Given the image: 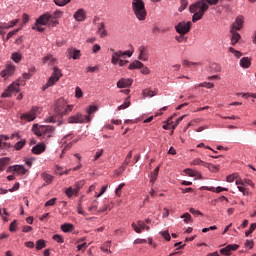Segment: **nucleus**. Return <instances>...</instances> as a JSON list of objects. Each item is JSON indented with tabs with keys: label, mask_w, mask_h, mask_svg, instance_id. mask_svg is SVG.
Wrapping results in <instances>:
<instances>
[{
	"label": "nucleus",
	"mask_w": 256,
	"mask_h": 256,
	"mask_svg": "<svg viewBox=\"0 0 256 256\" xmlns=\"http://www.w3.org/2000/svg\"><path fill=\"white\" fill-rule=\"evenodd\" d=\"M61 229L64 233H71V231L75 229V226L73 224L65 223L61 226Z\"/></svg>",
	"instance_id": "nucleus-31"
},
{
	"label": "nucleus",
	"mask_w": 256,
	"mask_h": 256,
	"mask_svg": "<svg viewBox=\"0 0 256 256\" xmlns=\"http://www.w3.org/2000/svg\"><path fill=\"white\" fill-rule=\"evenodd\" d=\"M41 178L43 179V181H45L46 185H51V183H53V175L49 174V173H46V172H43L41 174Z\"/></svg>",
	"instance_id": "nucleus-27"
},
{
	"label": "nucleus",
	"mask_w": 256,
	"mask_h": 256,
	"mask_svg": "<svg viewBox=\"0 0 256 256\" xmlns=\"http://www.w3.org/2000/svg\"><path fill=\"white\" fill-rule=\"evenodd\" d=\"M140 61H149V54L147 53V48L145 46L139 47V56Z\"/></svg>",
	"instance_id": "nucleus-19"
},
{
	"label": "nucleus",
	"mask_w": 256,
	"mask_h": 256,
	"mask_svg": "<svg viewBox=\"0 0 256 256\" xmlns=\"http://www.w3.org/2000/svg\"><path fill=\"white\" fill-rule=\"evenodd\" d=\"M98 33L100 37H107V30H105V24L101 23L98 27Z\"/></svg>",
	"instance_id": "nucleus-33"
},
{
	"label": "nucleus",
	"mask_w": 256,
	"mask_h": 256,
	"mask_svg": "<svg viewBox=\"0 0 256 256\" xmlns=\"http://www.w3.org/2000/svg\"><path fill=\"white\" fill-rule=\"evenodd\" d=\"M54 3L58 7H65V5L71 3V0H54Z\"/></svg>",
	"instance_id": "nucleus-41"
},
{
	"label": "nucleus",
	"mask_w": 256,
	"mask_h": 256,
	"mask_svg": "<svg viewBox=\"0 0 256 256\" xmlns=\"http://www.w3.org/2000/svg\"><path fill=\"white\" fill-rule=\"evenodd\" d=\"M85 249H87V243H85V242L83 244H79L77 246L78 251H85Z\"/></svg>",
	"instance_id": "nucleus-63"
},
{
	"label": "nucleus",
	"mask_w": 256,
	"mask_h": 256,
	"mask_svg": "<svg viewBox=\"0 0 256 256\" xmlns=\"http://www.w3.org/2000/svg\"><path fill=\"white\" fill-rule=\"evenodd\" d=\"M113 206L109 202H104L103 207L99 208L98 213H107V211H111Z\"/></svg>",
	"instance_id": "nucleus-29"
},
{
	"label": "nucleus",
	"mask_w": 256,
	"mask_h": 256,
	"mask_svg": "<svg viewBox=\"0 0 256 256\" xmlns=\"http://www.w3.org/2000/svg\"><path fill=\"white\" fill-rule=\"evenodd\" d=\"M229 52L230 53H233V55L237 58V59H240L241 57H243V53L239 50H236L235 48L233 47H230L229 48Z\"/></svg>",
	"instance_id": "nucleus-35"
},
{
	"label": "nucleus",
	"mask_w": 256,
	"mask_h": 256,
	"mask_svg": "<svg viewBox=\"0 0 256 256\" xmlns=\"http://www.w3.org/2000/svg\"><path fill=\"white\" fill-rule=\"evenodd\" d=\"M236 185L238 186V190L240 193H243V195H249V190L245 188V182L243 180H236Z\"/></svg>",
	"instance_id": "nucleus-23"
},
{
	"label": "nucleus",
	"mask_w": 256,
	"mask_h": 256,
	"mask_svg": "<svg viewBox=\"0 0 256 256\" xmlns=\"http://www.w3.org/2000/svg\"><path fill=\"white\" fill-rule=\"evenodd\" d=\"M65 193H66L67 197L69 199H71V197H73V195H75V190L73 189V187H69L65 190Z\"/></svg>",
	"instance_id": "nucleus-47"
},
{
	"label": "nucleus",
	"mask_w": 256,
	"mask_h": 256,
	"mask_svg": "<svg viewBox=\"0 0 256 256\" xmlns=\"http://www.w3.org/2000/svg\"><path fill=\"white\" fill-rule=\"evenodd\" d=\"M132 11L138 21L147 19V9L143 0H132Z\"/></svg>",
	"instance_id": "nucleus-4"
},
{
	"label": "nucleus",
	"mask_w": 256,
	"mask_h": 256,
	"mask_svg": "<svg viewBox=\"0 0 256 256\" xmlns=\"http://www.w3.org/2000/svg\"><path fill=\"white\" fill-rule=\"evenodd\" d=\"M110 51H112V58H111L112 65H117L121 60V57L123 58L125 57V55H127L128 57H131V55H133V52L131 51L122 52V51H115V49H111Z\"/></svg>",
	"instance_id": "nucleus-10"
},
{
	"label": "nucleus",
	"mask_w": 256,
	"mask_h": 256,
	"mask_svg": "<svg viewBox=\"0 0 256 256\" xmlns=\"http://www.w3.org/2000/svg\"><path fill=\"white\" fill-rule=\"evenodd\" d=\"M192 165H202L203 167H207V163L199 158L194 159Z\"/></svg>",
	"instance_id": "nucleus-45"
},
{
	"label": "nucleus",
	"mask_w": 256,
	"mask_h": 256,
	"mask_svg": "<svg viewBox=\"0 0 256 256\" xmlns=\"http://www.w3.org/2000/svg\"><path fill=\"white\" fill-rule=\"evenodd\" d=\"M63 77V73H61V69L54 67L53 73L51 77L48 79L47 83L42 87V91L49 89V87H53Z\"/></svg>",
	"instance_id": "nucleus-7"
},
{
	"label": "nucleus",
	"mask_w": 256,
	"mask_h": 256,
	"mask_svg": "<svg viewBox=\"0 0 256 256\" xmlns=\"http://www.w3.org/2000/svg\"><path fill=\"white\" fill-rule=\"evenodd\" d=\"M73 105H68L65 99L60 98L56 101L55 113L57 115H69L73 111Z\"/></svg>",
	"instance_id": "nucleus-6"
},
{
	"label": "nucleus",
	"mask_w": 256,
	"mask_h": 256,
	"mask_svg": "<svg viewBox=\"0 0 256 256\" xmlns=\"http://www.w3.org/2000/svg\"><path fill=\"white\" fill-rule=\"evenodd\" d=\"M57 201V198H52L45 203V207H53Z\"/></svg>",
	"instance_id": "nucleus-58"
},
{
	"label": "nucleus",
	"mask_w": 256,
	"mask_h": 256,
	"mask_svg": "<svg viewBox=\"0 0 256 256\" xmlns=\"http://www.w3.org/2000/svg\"><path fill=\"white\" fill-rule=\"evenodd\" d=\"M182 218H184V222L189 223L191 221V214L185 213Z\"/></svg>",
	"instance_id": "nucleus-64"
},
{
	"label": "nucleus",
	"mask_w": 256,
	"mask_h": 256,
	"mask_svg": "<svg viewBox=\"0 0 256 256\" xmlns=\"http://www.w3.org/2000/svg\"><path fill=\"white\" fill-rule=\"evenodd\" d=\"M9 231L14 232L17 231V220H14L9 227Z\"/></svg>",
	"instance_id": "nucleus-59"
},
{
	"label": "nucleus",
	"mask_w": 256,
	"mask_h": 256,
	"mask_svg": "<svg viewBox=\"0 0 256 256\" xmlns=\"http://www.w3.org/2000/svg\"><path fill=\"white\" fill-rule=\"evenodd\" d=\"M243 23H245V18L243 16H237L232 23L230 31H241L243 29Z\"/></svg>",
	"instance_id": "nucleus-13"
},
{
	"label": "nucleus",
	"mask_w": 256,
	"mask_h": 256,
	"mask_svg": "<svg viewBox=\"0 0 256 256\" xmlns=\"http://www.w3.org/2000/svg\"><path fill=\"white\" fill-rule=\"evenodd\" d=\"M45 247H46L45 240L43 239L37 240L36 242L37 251H41V249H45Z\"/></svg>",
	"instance_id": "nucleus-37"
},
{
	"label": "nucleus",
	"mask_w": 256,
	"mask_h": 256,
	"mask_svg": "<svg viewBox=\"0 0 256 256\" xmlns=\"http://www.w3.org/2000/svg\"><path fill=\"white\" fill-rule=\"evenodd\" d=\"M46 146L45 143H39L32 148V153L34 155H41V153L45 152Z\"/></svg>",
	"instance_id": "nucleus-21"
},
{
	"label": "nucleus",
	"mask_w": 256,
	"mask_h": 256,
	"mask_svg": "<svg viewBox=\"0 0 256 256\" xmlns=\"http://www.w3.org/2000/svg\"><path fill=\"white\" fill-rule=\"evenodd\" d=\"M95 111H97V106H90V107L87 109L88 116L91 117V114L95 113Z\"/></svg>",
	"instance_id": "nucleus-61"
},
{
	"label": "nucleus",
	"mask_w": 256,
	"mask_h": 256,
	"mask_svg": "<svg viewBox=\"0 0 256 256\" xmlns=\"http://www.w3.org/2000/svg\"><path fill=\"white\" fill-rule=\"evenodd\" d=\"M86 71L87 73H97V71H99V66H93V67L88 66L86 68Z\"/></svg>",
	"instance_id": "nucleus-53"
},
{
	"label": "nucleus",
	"mask_w": 256,
	"mask_h": 256,
	"mask_svg": "<svg viewBox=\"0 0 256 256\" xmlns=\"http://www.w3.org/2000/svg\"><path fill=\"white\" fill-rule=\"evenodd\" d=\"M189 5V2L187 0H180V7L178 8V11L181 13L182 11H185L187 9V6Z\"/></svg>",
	"instance_id": "nucleus-39"
},
{
	"label": "nucleus",
	"mask_w": 256,
	"mask_h": 256,
	"mask_svg": "<svg viewBox=\"0 0 256 256\" xmlns=\"http://www.w3.org/2000/svg\"><path fill=\"white\" fill-rule=\"evenodd\" d=\"M54 241H56V243H64V239L63 236L59 235V234H55L52 238Z\"/></svg>",
	"instance_id": "nucleus-51"
},
{
	"label": "nucleus",
	"mask_w": 256,
	"mask_h": 256,
	"mask_svg": "<svg viewBox=\"0 0 256 256\" xmlns=\"http://www.w3.org/2000/svg\"><path fill=\"white\" fill-rule=\"evenodd\" d=\"M237 249H239V245L230 244V245L226 246L225 248H222L220 250V253L222 255H231V251H237Z\"/></svg>",
	"instance_id": "nucleus-18"
},
{
	"label": "nucleus",
	"mask_w": 256,
	"mask_h": 256,
	"mask_svg": "<svg viewBox=\"0 0 256 256\" xmlns=\"http://www.w3.org/2000/svg\"><path fill=\"white\" fill-rule=\"evenodd\" d=\"M33 74L31 73H24L23 74V79L27 81V79H31ZM25 81L19 82H14L12 83L7 90H5L4 93H2V97H11L12 93H19L21 85H25Z\"/></svg>",
	"instance_id": "nucleus-5"
},
{
	"label": "nucleus",
	"mask_w": 256,
	"mask_h": 256,
	"mask_svg": "<svg viewBox=\"0 0 256 256\" xmlns=\"http://www.w3.org/2000/svg\"><path fill=\"white\" fill-rule=\"evenodd\" d=\"M171 127H173V116L168 118L167 124L163 125V129H165V131H169V129H171Z\"/></svg>",
	"instance_id": "nucleus-40"
},
{
	"label": "nucleus",
	"mask_w": 256,
	"mask_h": 256,
	"mask_svg": "<svg viewBox=\"0 0 256 256\" xmlns=\"http://www.w3.org/2000/svg\"><path fill=\"white\" fill-rule=\"evenodd\" d=\"M25 147V140H21L15 144V150L20 151V149H23Z\"/></svg>",
	"instance_id": "nucleus-49"
},
{
	"label": "nucleus",
	"mask_w": 256,
	"mask_h": 256,
	"mask_svg": "<svg viewBox=\"0 0 256 256\" xmlns=\"http://www.w3.org/2000/svg\"><path fill=\"white\" fill-rule=\"evenodd\" d=\"M206 191H212V193H221L222 191H229L227 188H223L221 186L215 187H206Z\"/></svg>",
	"instance_id": "nucleus-32"
},
{
	"label": "nucleus",
	"mask_w": 256,
	"mask_h": 256,
	"mask_svg": "<svg viewBox=\"0 0 256 256\" xmlns=\"http://www.w3.org/2000/svg\"><path fill=\"white\" fill-rule=\"evenodd\" d=\"M158 93H159L158 89H154V90L144 89L142 92L143 97H155V95H158Z\"/></svg>",
	"instance_id": "nucleus-26"
},
{
	"label": "nucleus",
	"mask_w": 256,
	"mask_h": 256,
	"mask_svg": "<svg viewBox=\"0 0 256 256\" xmlns=\"http://www.w3.org/2000/svg\"><path fill=\"white\" fill-rule=\"evenodd\" d=\"M221 71V66L217 63H212L210 65V73H219Z\"/></svg>",
	"instance_id": "nucleus-34"
},
{
	"label": "nucleus",
	"mask_w": 256,
	"mask_h": 256,
	"mask_svg": "<svg viewBox=\"0 0 256 256\" xmlns=\"http://www.w3.org/2000/svg\"><path fill=\"white\" fill-rule=\"evenodd\" d=\"M205 167H207V169H209V171H211L212 173H217V171H219V166H216L214 164L206 163Z\"/></svg>",
	"instance_id": "nucleus-43"
},
{
	"label": "nucleus",
	"mask_w": 256,
	"mask_h": 256,
	"mask_svg": "<svg viewBox=\"0 0 256 256\" xmlns=\"http://www.w3.org/2000/svg\"><path fill=\"white\" fill-rule=\"evenodd\" d=\"M191 25H193L191 21H181L175 26V30L179 35H187L191 31Z\"/></svg>",
	"instance_id": "nucleus-8"
},
{
	"label": "nucleus",
	"mask_w": 256,
	"mask_h": 256,
	"mask_svg": "<svg viewBox=\"0 0 256 256\" xmlns=\"http://www.w3.org/2000/svg\"><path fill=\"white\" fill-rule=\"evenodd\" d=\"M8 173H18V175H25L27 173V169H25L24 166L21 165H14V166H10L7 169Z\"/></svg>",
	"instance_id": "nucleus-15"
},
{
	"label": "nucleus",
	"mask_w": 256,
	"mask_h": 256,
	"mask_svg": "<svg viewBox=\"0 0 256 256\" xmlns=\"http://www.w3.org/2000/svg\"><path fill=\"white\" fill-rule=\"evenodd\" d=\"M19 31H21V28H18L16 30L10 31L7 34L6 41H9L11 39V37H13L14 35H17V33H19Z\"/></svg>",
	"instance_id": "nucleus-46"
},
{
	"label": "nucleus",
	"mask_w": 256,
	"mask_h": 256,
	"mask_svg": "<svg viewBox=\"0 0 256 256\" xmlns=\"http://www.w3.org/2000/svg\"><path fill=\"white\" fill-rule=\"evenodd\" d=\"M231 33V45L235 46L241 40V34L237 30H230Z\"/></svg>",
	"instance_id": "nucleus-22"
},
{
	"label": "nucleus",
	"mask_w": 256,
	"mask_h": 256,
	"mask_svg": "<svg viewBox=\"0 0 256 256\" xmlns=\"http://www.w3.org/2000/svg\"><path fill=\"white\" fill-rule=\"evenodd\" d=\"M32 131L37 135V137H42V139H51L55 133V127L33 124Z\"/></svg>",
	"instance_id": "nucleus-3"
},
{
	"label": "nucleus",
	"mask_w": 256,
	"mask_h": 256,
	"mask_svg": "<svg viewBox=\"0 0 256 256\" xmlns=\"http://www.w3.org/2000/svg\"><path fill=\"white\" fill-rule=\"evenodd\" d=\"M75 21L82 22L87 19V13H85L84 9H78L73 15Z\"/></svg>",
	"instance_id": "nucleus-17"
},
{
	"label": "nucleus",
	"mask_w": 256,
	"mask_h": 256,
	"mask_svg": "<svg viewBox=\"0 0 256 256\" xmlns=\"http://www.w3.org/2000/svg\"><path fill=\"white\" fill-rule=\"evenodd\" d=\"M132 157H133V151H130L126 156V159L124 160V165H129V162L131 161Z\"/></svg>",
	"instance_id": "nucleus-57"
},
{
	"label": "nucleus",
	"mask_w": 256,
	"mask_h": 256,
	"mask_svg": "<svg viewBox=\"0 0 256 256\" xmlns=\"http://www.w3.org/2000/svg\"><path fill=\"white\" fill-rule=\"evenodd\" d=\"M11 59H12L15 63H19V61H21V54H19V53H13Z\"/></svg>",
	"instance_id": "nucleus-55"
},
{
	"label": "nucleus",
	"mask_w": 256,
	"mask_h": 256,
	"mask_svg": "<svg viewBox=\"0 0 256 256\" xmlns=\"http://www.w3.org/2000/svg\"><path fill=\"white\" fill-rule=\"evenodd\" d=\"M37 113H39V107L33 106L29 112L23 113L20 116L21 121H35L37 119Z\"/></svg>",
	"instance_id": "nucleus-9"
},
{
	"label": "nucleus",
	"mask_w": 256,
	"mask_h": 256,
	"mask_svg": "<svg viewBox=\"0 0 256 256\" xmlns=\"http://www.w3.org/2000/svg\"><path fill=\"white\" fill-rule=\"evenodd\" d=\"M185 173H187V175H189L190 177H198L199 179H201L202 177L201 172L193 169H186Z\"/></svg>",
	"instance_id": "nucleus-30"
},
{
	"label": "nucleus",
	"mask_w": 256,
	"mask_h": 256,
	"mask_svg": "<svg viewBox=\"0 0 256 256\" xmlns=\"http://www.w3.org/2000/svg\"><path fill=\"white\" fill-rule=\"evenodd\" d=\"M131 105V102L129 101V97L125 99L124 103L118 107V111H121V109H127Z\"/></svg>",
	"instance_id": "nucleus-44"
},
{
	"label": "nucleus",
	"mask_w": 256,
	"mask_h": 256,
	"mask_svg": "<svg viewBox=\"0 0 256 256\" xmlns=\"http://www.w3.org/2000/svg\"><path fill=\"white\" fill-rule=\"evenodd\" d=\"M62 15L63 12H61L60 10H56L53 14L50 12H46L37 19V23L47 25V27H57V25H59V21L57 20L61 19Z\"/></svg>",
	"instance_id": "nucleus-1"
},
{
	"label": "nucleus",
	"mask_w": 256,
	"mask_h": 256,
	"mask_svg": "<svg viewBox=\"0 0 256 256\" xmlns=\"http://www.w3.org/2000/svg\"><path fill=\"white\" fill-rule=\"evenodd\" d=\"M67 57H69V59H79L81 57V51L75 48H69L67 50Z\"/></svg>",
	"instance_id": "nucleus-20"
},
{
	"label": "nucleus",
	"mask_w": 256,
	"mask_h": 256,
	"mask_svg": "<svg viewBox=\"0 0 256 256\" xmlns=\"http://www.w3.org/2000/svg\"><path fill=\"white\" fill-rule=\"evenodd\" d=\"M200 87H205L206 89H213V87H215V84L211 82H203L200 84Z\"/></svg>",
	"instance_id": "nucleus-52"
},
{
	"label": "nucleus",
	"mask_w": 256,
	"mask_h": 256,
	"mask_svg": "<svg viewBox=\"0 0 256 256\" xmlns=\"http://www.w3.org/2000/svg\"><path fill=\"white\" fill-rule=\"evenodd\" d=\"M15 73V67L14 66H7L5 70L0 72L1 77H9Z\"/></svg>",
	"instance_id": "nucleus-24"
},
{
	"label": "nucleus",
	"mask_w": 256,
	"mask_h": 256,
	"mask_svg": "<svg viewBox=\"0 0 256 256\" xmlns=\"http://www.w3.org/2000/svg\"><path fill=\"white\" fill-rule=\"evenodd\" d=\"M189 9H190V13H194L192 17V23H197V21H200V19H203V16L205 15V11L209 9V4H207L203 0H200L195 4H191Z\"/></svg>",
	"instance_id": "nucleus-2"
},
{
	"label": "nucleus",
	"mask_w": 256,
	"mask_h": 256,
	"mask_svg": "<svg viewBox=\"0 0 256 256\" xmlns=\"http://www.w3.org/2000/svg\"><path fill=\"white\" fill-rule=\"evenodd\" d=\"M77 141H79V139H74L72 142L64 146L62 153H65V151H68V149H71V147H73V143H77Z\"/></svg>",
	"instance_id": "nucleus-50"
},
{
	"label": "nucleus",
	"mask_w": 256,
	"mask_h": 256,
	"mask_svg": "<svg viewBox=\"0 0 256 256\" xmlns=\"http://www.w3.org/2000/svg\"><path fill=\"white\" fill-rule=\"evenodd\" d=\"M183 119H185V115L179 117V118L176 120L175 124H172V129H176V128H177V125H179V123H181V121H183Z\"/></svg>",
	"instance_id": "nucleus-60"
},
{
	"label": "nucleus",
	"mask_w": 256,
	"mask_h": 256,
	"mask_svg": "<svg viewBox=\"0 0 256 256\" xmlns=\"http://www.w3.org/2000/svg\"><path fill=\"white\" fill-rule=\"evenodd\" d=\"M67 121L68 123H89V121H91V117L77 113L76 115L68 117Z\"/></svg>",
	"instance_id": "nucleus-11"
},
{
	"label": "nucleus",
	"mask_w": 256,
	"mask_h": 256,
	"mask_svg": "<svg viewBox=\"0 0 256 256\" xmlns=\"http://www.w3.org/2000/svg\"><path fill=\"white\" fill-rule=\"evenodd\" d=\"M9 158H1L0 159V171H3L5 169V165H9Z\"/></svg>",
	"instance_id": "nucleus-42"
},
{
	"label": "nucleus",
	"mask_w": 256,
	"mask_h": 256,
	"mask_svg": "<svg viewBox=\"0 0 256 256\" xmlns=\"http://www.w3.org/2000/svg\"><path fill=\"white\" fill-rule=\"evenodd\" d=\"M159 175V167H156L154 171L151 173L150 182L154 183V181H157V177Z\"/></svg>",
	"instance_id": "nucleus-36"
},
{
	"label": "nucleus",
	"mask_w": 256,
	"mask_h": 256,
	"mask_svg": "<svg viewBox=\"0 0 256 256\" xmlns=\"http://www.w3.org/2000/svg\"><path fill=\"white\" fill-rule=\"evenodd\" d=\"M240 66L243 69H249L251 67V58L249 57H243L240 60Z\"/></svg>",
	"instance_id": "nucleus-25"
},
{
	"label": "nucleus",
	"mask_w": 256,
	"mask_h": 256,
	"mask_svg": "<svg viewBox=\"0 0 256 256\" xmlns=\"http://www.w3.org/2000/svg\"><path fill=\"white\" fill-rule=\"evenodd\" d=\"M255 229H256V223H252L250 225L249 230L246 231V233H245L246 237H249V235H251V233H253V231H255Z\"/></svg>",
	"instance_id": "nucleus-54"
},
{
	"label": "nucleus",
	"mask_w": 256,
	"mask_h": 256,
	"mask_svg": "<svg viewBox=\"0 0 256 256\" xmlns=\"http://www.w3.org/2000/svg\"><path fill=\"white\" fill-rule=\"evenodd\" d=\"M133 85V79L131 78H122L117 82L118 89H125Z\"/></svg>",
	"instance_id": "nucleus-16"
},
{
	"label": "nucleus",
	"mask_w": 256,
	"mask_h": 256,
	"mask_svg": "<svg viewBox=\"0 0 256 256\" xmlns=\"http://www.w3.org/2000/svg\"><path fill=\"white\" fill-rule=\"evenodd\" d=\"M128 69L130 70L141 69L142 75H149V73H151V70H149L148 67H145V65L139 60H135L134 62H132L129 65Z\"/></svg>",
	"instance_id": "nucleus-12"
},
{
	"label": "nucleus",
	"mask_w": 256,
	"mask_h": 256,
	"mask_svg": "<svg viewBox=\"0 0 256 256\" xmlns=\"http://www.w3.org/2000/svg\"><path fill=\"white\" fill-rule=\"evenodd\" d=\"M55 116H48L45 118V123H55Z\"/></svg>",
	"instance_id": "nucleus-62"
},
{
	"label": "nucleus",
	"mask_w": 256,
	"mask_h": 256,
	"mask_svg": "<svg viewBox=\"0 0 256 256\" xmlns=\"http://www.w3.org/2000/svg\"><path fill=\"white\" fill-rule=\"evenodd\" d=\"M75 97H77V99H81V97H83V90H81V88L76 87Z\"/></svg>",
	"instance_id": "nucleus-56"
},
{
	"label": "nucleus",
	"mask_w": 256,
	"mask_h": 256,
	"mask_svg": "<svg viewBox=\"0 0 256 256\" xmlns=\"http://www.w3.org/2000/svg\"><path fill=\"white\" fill-rule=\"evenodd\" d=\"M41 25H45V24L38 23L36 19L35 25L32 27V29L34 31H38L39 33H43V31H45V28L41 27Z\"/></svg>",
	"instance_id": "nucleus-38"
},
{
	"label": "nucleus",
	"mask_w": 256,
	"mask_h": 256,
	"mask_svg": "<svg viewBox=\"0 0 256 256\" xmlns=\"http://www.w3.org/2000/svg\"><path fill=\"white\" fill-rule=\"evenodd\" d=\"M103 153H104V150L103 149H99L95 153L93 161H98L103 156Z\"/></svg>",
	"instance_id": "nucleus-48"
},
{
	"label": "nucleus",
	"mask_w": 256,
	"mask_h": 256,
	"mask_svg": "<svg viewBox=\"0 0 256 256\" xmlns=\"http://www.w3.org/2000/svg\"><path fill=\"white\" fill-rule=\"evenodd\" d=\"M132 228L137 233H143V231H149L150 229V227L141 220H138L137 224L132 223Z\"/></svg>",
	"instance_id": "nucleus-14"
},
{
	"label": "nucleus",
	"mask_w": 256,
	"mask_h": 256,
	"mask_svg": "<svg viewBox=\"0 0 256 256\" xmlns=\"http://www.w3.org/2000/svg\"><path fill=\"white\" fill-rule=\"evenodd\" d=\"M84 185H85V180H80L78 182H75V184H74L75 197H77V195H79V191H81V189Z\"/></svg>",
	"instance_id": "nucleus-28"
}]
</instances>
